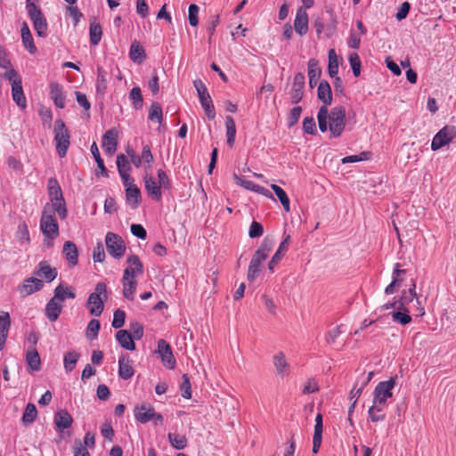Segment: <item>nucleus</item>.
<instances>
[{"instance_id": "f257e3e1", "label": "nucleus", "mask_w": 456, "mask_h": 456, "mask_svg": "<svg viewBox=\"0 0 456 456\" xmlns=\"http://www.w3.org/2000/svg\"><path fill=\"white\" fill-rule=\"evenodd\" d=\"M273 246L274 240L272 238L265 237L262 240L260 247L256 250L249 263L248 270V279L249 281L256 279L259 274L262 263L266 260Z\"/></svg>"}, {"instance_id": "f03ea898", "label": "nucleus", "mask_w": 456, "mask_h": 456, "mask_svg": "<svg viewBox=\"0 0 456 456\" xmlns=\"http://www.w3.org/2000/svg\"><path fill=\"white\" fill-rule=\"evenodd\" d=\"M108 298L107 286L103 282H98L94 291L87 298L86 308L93 316H100L104 309V302Z\"/></svg>"}, {"instance_id": "7ed1b4c3", "label": "nucleus", "mask_w": 456, "mask_h": 456, "mask_svg": "<svg viewBox=\"0 0 456 456\" xmlns=\"http://www.w3.org/2000/svg\"><path fill=\"white\" fill-rule=\"evenodd\" d=\"M37 0H26V10L33 27L38 37H45L48 28L47 21L41 11L36 4Z\"/></svg>"}, {"instance_id": "20e7f679", "label": "nucleus", "mask_w": 456, "mask_h": 456, "mask_svg": "<svg viewBox=\"0 0 456 456\" xmlns=\"http://www.w3.org/2000/svg\"><path fill=\"white\" fill-rule=\"evenodd\" d=\"M346 109L343 106H336L331 109L329 115V130L331 137H339L346 127Z\"/></svg>"}, {"instance_id": "39448f33", "label": "nucleus", "mask_w": 456, "mask_h": 456, "mask_svg": "<svg viewBox=\"0 0 456 456\" xmlns=\"http://www.w3.org/2000/svg\"><path fill=\"white\" fill-rule=\"evenodd\" d=\"M395 380L396 377H391L388 380L378 383L373 391L372 404L386 407L387 400L393 396Z\"/></svg>"}, {"instance_id": "423d86ee", "label": "nucleus", "mask_w": 456, "mask_h": 456, "mask_svg": "<svg viewBox=\"0 0 456 456\" xmlns=\"http://www.w3.org/2000/svg\"><path fill=\"white\" fill-rule=\"evenodd\" d=\"M54 141L56 144V151L61 158H63L67 154L68 148L70 144L69 131L66 127L64 122L61 119H57L54 122Z\"/></svg>"}, {"instance_id": "0eeeda50", "label": "nucleus", "mask_w": 456, "mask_h": 456, "mask_svg": "<svg viewBox=\"0 0 456 456\" xmlns=\"http://www.w3.org/2000/svg\"><path fill=\"white\" fill-rule=\"evenodd\" d=\"M193 86L207 117L208 119H214L216 118V110L205 84L200 79H197L193 81Z\"/></svg>"}, {"instance_id": "6e6552de", "label": "nucleus", "mask_w": 456, "mask_h": 456, "mask_svg": "<svg viewBox=\"0 0 456 456\" xmlns=\"http://www.w3.org/2000/svg\"><path fill=\"white\" fill-rule=\"evenodd\" d=\"M40 228L45 236L54 239L59 234V225L53 213H49V205L44 207L40 220Z\"/></svg>"}, {"instance_id": "1a4fd4ad", "label": "nucleus", "mask_w": 456, "mask_h": 456, "mask_svg": "<svg viewBox=\"0 0 456 456\" xmlns=\"http://www.w3.org/2000/svg\"><path fill=\"white\" fill-rule=\"evenodd\" d=\"M105 244L108 253L116 259L123 257L126 252V244L121 236L114 232H107Z\"/></svg>"}, {"instance_id": "9d476101", "label": "nucleus", "mask_w": 456, "mask_h": 456, "mask_svg": "<svg viewBox=\"0 0 456 456\" xmlns=\"http://www.w3.org/2000/svg\"><path fill=\"white\" fill-rule=\"evenodd\" d=\"M456 136V127L445 126L434 136L431 142L432 151H437L449 144Z\"/></svg>"}, {"instance_id": "9b49d317", "label": "nucleus", "mask_w": 456, "mask_h": 456, "mask_svg": "<svg viewBox=\"0 0 456 456\" xmlns=\"http://www.w3.org/2000/svg\"><path fill=\"white\" fill-rule=\"evenodd\" d=\"M157 353L159 354L163 364L169 370H173L175 367L176 361L174 357L171 346L165 339H159L158 341Z\"/></svg>"}, {"instance_id": "f8f14e48", "label": "nucleus", "mask_w": 456, "mask_h": 456, "mask_svg": "<svg viewBox=\"0 0 456 456\" xmlns=\"http://www.w3.org/2000/svg\"><path fill=\"white\" fill-rule=\"evenodd\" d=\"M128 266L125 269L123 280L134 279L143 273V265L136 255H130L126 260Z\"/></svg>"}, {"instance_id": "ddd939ff", "label": "nucleus", "mask_w": 456, "mask_h": 456, "mask_svg": "<svg viewBox=\"0 0 456 456\" xmlns=\"http://www.w3.org/2000/svg\"><path fill=\"white\" fill-rule=\"evenodd\" d=\"M305 88V76L303 73L298 72L294 76L292 87L289 92L291 102L294 104L298 103L304 95Z\"/></svg>"}, {"instance_id": "4468645a", "label": "nucleus", "mask_w": 456, "mask_h": 456, "mask_svg": "<svg viewBox=\"0 0 456 456\" xmlns=\"http://www.w3.org/2000/svg\"><path fill=\"white\" fill-rule=\"evenodd\" d=\"M44 286L41 280L30 277L26 279L22 284L18 287V290L22 297H28L34 292L39 291Z\"/></svg>"}, {"instance_id": "2eb2a0df", "label": "nucleus", "mask_w": 456, "mask_h": 456, "mask_svg": "<svg viewBox=\"0 0 456 456\" xmlns=\"http://www.w3.org/2000/svg\"><path fill=\"white\" fill-rule=\"evenodd\" d=\"M143 179L149 196L155 201H160L162 199L161 189H163L160 184L148 173L144 175Z\"/></svg>"}, {"instance_id": "dca6fc26", "label": "nucleus", "mask_w": 456, "mask_h": 456, "mask_svg": "<svg viewBox=\"0 0 456 456\" xmlns=\"http://www.w3.org/2000/svg\"><path fill=\"white\" fill-rule=\"evenodd\" d=\"M118 132L116 129L108 130L102 136V148L107 155L112 156L117 151Z\"/></svg>"}, {"instance_id": "f3484780", "label": "nucleus", "mask_w": 456, "mask_h": 456, "mask_svg": "<svg viewBox=\"0 0 456 456\" xmlns=\"http://www.w3.org/2000/svg\"><path fill=\"white\" fill-rule=\"evenodd\" d=\"M134 417L140 423H147L152 419L154 416V408L148 403H143L141 405L134 407Z\"/></svg>"}, {"instance_id": "a211bd4d", "label": "nucleus", "mask_w": 456, "mask_h": 456, "mask_svg": "<svg viewBox=\"0 0 456 456\" xmlns=\"http://www.w3.org/2000/svg\"><path fill=\"white\" fill-rule=\"evenodd\" d=\"M294 28L300 36L305 35L308 31V14L303 7H300L297 11L294 20Z\"/></svg>"}, {"instance_id": "6ab92c4d", "label": "nucleus", "mask_w": 456, "mask_h": 456, "mask_svg": "<svg viewBox=\"0 0 456 456\" xmlns=\"http://www.w3.org/2000/svg\"><path fill=\"white\" fill-rule=\"evenodd\" d=\"M273 365L275 367L276 374L279 377L284 378L289 375L290 367L282 352H279L273 355Z\"/></svg>"}, {"instance_id": "aec40b11", "label": "nucleus", "mask_w": 456, "mask_h": 456, "mask_svg": "<svg viewBox=\"0 0 456 456\" xmlns=\"http://www.w3.org/2000/svg\"><path fill=\"white\" fill-rule=\"evenodd\" d=\"M118 375L122 379L127 380L134 375L132 361L128 355L122 354L118 360Z\"/></svg>"}, {"instance_id": "412c9836", "label": "nucleus", "mask_w": 456, "mask_h": 456, "mask_svg": "<svg viewBox=\"0 0 456 456\" xmlns=\"http://www.w3.org/2000/svg\"><path fill=\"white\" fill-rule=\"evenodd\" d=\"M56 268H53L47 262L42 261L38 264V268L34 272V274L45 280L46 282H51L57 276Z\"/></svg>"}, {"instance_id": "4be33fe9", "label": "nucleus", "mask_w": 456, "mask_h": 456, "mask_svg": "<svg viewBox=\"0 0 456 456\" xmlns=\"http://www.w3.org/2000/svg\"><path fill=\"white\" fill-rule=\"evenodd\" d=\"M416 284L412 283L411 288L408 290H403L400 298L398 299L399 305L397 306V310H403L405 312H409V310L405 307L407 305L411 303L415 298L417 303L419 304V298L417 297V294L415 292Z\"/></svg>"}, {"instance_id": "5701e85b", "label": "nucleus", "mask_w": 456, "mask_h": 456, "mask_svg": "<svg viewBox=\"0 0 456 456\" xmlns=\"http://www.w3.org/2000/svg\"><path fill=\"white\" fill-rule=\"evenodd\" d=\"M62 253L70 266H75L78 262V250L72 241H66L63 245Z\"/></svg>"}, {"instance_id": "b1692460", "label": "nucleus", "mask_w": 456, "mask_h": 456, "mask_svg": "<svg viewBox=\"0 0 456 456\" xmlns=\"http://www.w3.org/2000/svg\"><path fill=\"white\" fill-rule=\"evenodd\" d=\"M50 97L57 108L63 109L65 107V95L62 86L58 83L50 84Z\"/></svg>"}, {"instance_id": "393cba45", "label": "nucleus", "mask_w": 456, "mask_h": 456, "mask_svg": "<svg viewBox=\"0 0 456 456\" xmlns=\"http://www.w3.org/2000/svg\"><path fill=\"white\" fill-rule=\"evenodd\" d=\"M76 294L74 292V289L71 286H68L66 284L61 283L54 289L53 298L59 303L64 301L67 298H75Z\"/></svg>"}, {"instance_id": "a878e982", "label": "nucleus", "mask_w": 456, "mask_h": 456, "mask_svg": "<svg viewBox=\"0 0 456 456\" xmlns=\"http://www.w3.org/2000/svg\"><path fill=\"white\" fill-rule=\"evenodd\" d=\"M54 422L59 431H63L70 428L73 419L71 415L65 410H61L55 413Z\"/></svg>"}, {"instance_id": "bb28decb", "label": "nucleus", "mask_w": 456, "mask_h": 456, "mask_svg": "<svg viewBox=\"0 0 456 456\" xmlns=\"http://www.w3.org/2000/svg\"><path fill=\"white\" fill-rule=\"evenodd\" d=\"M308 77L310 87H314L317 85L318 79L321 77L322 69L319 67V62L315 59H310L308 61Z\"/></svg>"}, {"instance_id": "cd10ccee", "label": "nucleus", "mask_w": 456, "mask_h": 456, "mask_svg": "<svg viewBox=\"0 0 456 456\" xmlns=\"http://www.w3.org/2000/svg\"><path fill=\"white\" fill-rule=\"evenodd\" d=\"M62 311V305L53 297L45 305V315L50 322H55Z\"/></svg>"}, {"instance_id": "c85d7f7f", "label": "nucleus", "mask_w": 456, "mask_h": 456, "mask_svg": "<svg viewBox=\"0 0 456 456\" xmlns=\"http://www.w3.org/2000/svg\"><path fill=\"white\" fill-rule=\"evenodd\" d=\"M26 362L31 371H38L41 369L40 356L35 347H31L28 350L26 354Z\"/></svg>"}, {"instance_id": "c756f323", "label": "nucleus", "mask_w": 456, "mask_h": 456, "mask_svg": "<svg viewBox=\"0 0 456 456\" xmlns=\"http://www.w3.org/2000/svg\"><path fill=\"white\" fill-rule=\"evenodd\" d=\"M116 339L119 345L126 350H134L135 344L131 334L126 330H120L116 333Z\"/></svg>"}, {"instance_id": "7c9ffc66", "label": "nucleus", "mask_w": 456, "mask_h": 456, "mask_svg": "<svg viewBox=\"0 0 456 456\" xmlns=\"http://www.w3.org/2000/svg\"><path fill=\"white\" fill-rule=\"evenodd\" d=\"M317 96L320 101L326 104H331L332 93L330 84L326 80L320 82L317 89Z\"/></svg>"}, {"instance_id": "2f4dec72", "label": "nucleus", "mask_w": 456, "mask_h": 456, "mask_svg": "<svg viewBox=\"0 0 456 456\" xmlns=\"http://www.w3.org/2000/svg\"><path fill=\"white\" fill-rule=\"evenodd\" d=\"M47 204L49 205V213H53V216L55 213H57L60 218L62 220L67 217L68 210L63 197L59 199L58 201L54 200Z\"/></svg>"}, {"instance_id": "473e14b6", "label": "nucleus", "mask_w": 456, "mask_h": 456, "mask_svg": "<svg viewBox=\"0 0 456 456\" xmlns=\"http://www.w3.org/2000/svg\"><path fill=\"white\" fill-rule=\"evenodd\" d=\"M126 198L133 208H136L141 202V191L136 185L126 188Z\"/></svg>"}, {"instance_id": "72a5a7b5", "label": "nucleus", "mask_w": 456, "mask_h": 456, "mask_svg": "<svg viewBox=\"0 0 456 456\" xmlns=\"http://www.w3.org/2000/svg\"><path fill=\"white\" fill-rule=\"evenodd\" d=\"M21 83H15V85H12V100L22 109H25L27 106L26 97L23 93Z\"/></svg>"}, {"instance_id": "f704fd0d", "label": "nucleus", "mask_w": 456, "mask_h": 456, "mask_svg": "<svg viewBox=\"0 0 456 456\" xmlns=\"http://www.w3.org/2000/svg\"><path fill=\"white\" fill-rule=\"evenodd\" d=\"M48 194L50 201H58L59 199L63 197L61 186L56 178H50L48 180Z\"/></svg>"}, {"instance_id": "c9c22d12", "label": "nucleus", "mask_w": 456, "mask_h": 456, "mask_svg": "<svg viewBox=\"0 0 456 456\" xmlns=\"http://www.w3.org/2000/svg\"><path fill=\"white\" fill-rule=\"evenodd\" d=\"M80 357V354L76 351H69L64 354L63 364L66 372H71Z\"/></svg>"}, {"instance_id": "e433bc0d", "label": "nucleus", "mask_w": 456, "mask_h": 456, "mask_svg": "<svg viewBox=\"0 0 456 456\" xmlns=\"http://www.w3.org/2000/svg\"><path fill=\"white\" fill-rule=\"evenodd\" d=\"M225 127H226V137L227 144L232 147L235 142L236 136V125L234 119L231 116L225 118Z\"/></svg>"}, {"instance_id": "4c0bfd02", "label": "nucleus", "mask_w": 456, "mask_h": 456, "mask_svg": "<svg viewBox=\"0 0 456 456\" xmlns=\"http://www.w3.org/2000/svg\"><path fill=\"white\" fill-rule=\"evenodd\" d=\"M129 56L134 62L142 63L145 59V51L139 43L134 42L130 46Z\"/></svg>"}, {"instance_id": "58836bf2", "label": "nucleus", "mask_w": 456, "mask_h": 456, "mask_svg": "<svg viewBox=\"0 0 456 456\" xmlns=\"http://www.w3.org/2000/svg\"><path fill=\"white\" fill-rule=\"evenodd\" d=\"M271 188L273 191V192L275 193V195L278 197V199L280 200L284 210L286 212H289L290 211V203H289V199L286 191L281 187L278 186L277 184H271Z\"/></svg>"}, {"instance_id": "ea45409f", "label": "nucleus", "mask_w": 456, "mask_h": 456, "mask_svg": "<svg viewBox=\"0 0 456 456\" xmlns=\"http://www.w3.org/2000/svg\"><path fill=\"white\" fill-rule=\"evenodd\" d=\"M168 440L171 445L176 450L184 449L187 445V438L184 435L169 433Z\"/></svg>"}, {"instance_id": "a19ab883", "label": "nucleus", "mask_w": 456, "mask_h": 456, "mask_svg": "<svg viewBox=\"0 0 456 456\" xmlns=\"http://www.w3.org/2000/svg\"><path fill=\"white\" fill-rule=\"evenodd\" d=\"M123 295L128 300L134 299V295L136 290L137 281L135 279L123 280Z\"/></svg>"}, {"instance_id": "79ce46f5", "label": "nucleus", "mask_w": 456, "mask_h": 456, "mask_svg": "<svg viewBox=\"0 0 456 456\" xmlns=\"http://www.w3.org/2000/svg\"><path fill=\"white\" fill-rule=\"evenodd\" d=\"M385 408L372 404L368 410L369 419L372 422L382 421L385 419L386 414L384 413Z\"/></svg>"}, {"instance_id": "37998d69", "label": "nucleus", "mask_w": 456, "mask_h": 456, "mask_svg": "<svg viewBox=\"0 0 456 456\" xmlns=\"http://www.w3.org/2000/svg\"><path fill=\"white\" fill-rule=\"evenodd\" d=\"M329 56V65H328V72L331 77H334L338 73V61L336 52L334 49H330L328 53Z\"/></svg>"}, {"instance_id": "c03bdc74", "label": "nucleus", "mask_w": 456, "mask_h": 456, "mask_svg": "<svg viewBox=\"0 0 456 456\" xmlns=\"http://www.w3.org/2000/svg\"><path fill=\"white\" fill-rule=\"evenodd\" d=\"M37 415V411L34 403H28L22 415V422L25 425L34 422Z\"/></svg>"}, {"instance_id": "a18cd8bd", "label": "nucleus", "mask_w": 456, "mask_h": 456, "mask_svg": "<svg viewBox=\"0 0 456 456\" xmlns=\"http://www.w3.org/2000/svg\"><path fill=\"white\" fill-rule=\"evenodd\" d=\"M102 27L97 22H91L90 24V42L93 45H97L102 38Z\"/></svg>"}, {"instance_id": "49530a36", "label": "nucleus", "mask_w": 456, "mask_h": 456, "mask_svg": "<svg viewBox=\"0 0 456 456\" xmlns=\"http://www.w3.org/2000/svg\"><path fill=\"white\" fill-rule=\"evenodd\" d=\"M91 152L97 163V167L101 171V175L103 176H108V170L104 166L103 160L101 158L100 151L98 146L95 142H94L91 146Z\"/></svg>"}, {"instance_id": "de8ad7c7", "label": "nucleus", "mask_w": 456, "mask_h": 456, "mask_svg": "<svg viewBox=\"0 0 456 456\" xmlns=\"http://www.w3.org/2000/svg\"><path fill=\"white\" fill-rule=\"evenodd\" d=\"M129 99L132 102L134 109L139 110L142 107L143 99L141 89L139 87H134L130 91Z\"/></svg>"}, {"instance_id": "09e8293b", "label": "nucleus", "mask_w": 456, "mask_h": 456, "mask_svg": "<svg viewBox=\"0 0 456 456\" xmlns=\"http://www.w3.org/2000/svg\"><path fill=\"white\" fill-rule=\"evenodd\" d=\"M149 119L161 124L163 120L162 108L158 102H153L149 112Z\"/></svg>"}, {"instance_id": "8fccbe9b", "label": "nucleus", "mask_w": 456, "mask_h": 456, "mask_svg": "<svg viewBox=\"0 0 456 456\" xmlns=\"http://www.w3.org/2000/svg\"><path fill=\"white\" fill-rule=\"evenodd\" d=\"M107 88L106 72L102 67L97 69L96 90L100 94H103Z\"/></svg>"}, {"instance_id": "3c124183", "label": "nucleus", "mask_w": 456, "mask_h": 456, "mask_svg": "<svg viewBox=\"0 0 456 456\" xmlns=\"http://www.w3.org/2000/svg\"><path fill=\"white\" fill-rule=\"evenodd\" d=\"M117 167L118 174L129 173L131 171L129 161L124 154L117 156Z\"/></svg>"}, {"instance_id": "603ef678", "label": "nucleus", "mask_w": 456, "mask_h": 456, "mask_svg": "<svg viewBox=\"0 0 456 456\" xmlns=\"http://www.w3.org/2000/svg\"><path fill=\"white\" fill-rule=\"evenodd\" d=\"M408 313L409 312H405L403 310L393 312L391 314L393 321L403 325L408 324L411 321V317L408 314Z\"/></svg>"}, {"instance_id": "864d4df0", "label": "nucleus", "mask_w": 456, "mask_h": 456, "mask_svg": "<svg viewBox=\"0 0 456 456\" xmlns=\"http://www.w3.org/2000/svg\"><path fill=\"white\" fill-rule=\"evenodd\" d=\"M349 63L352 68L354 77H359L361 73V60L356 53H352L349 55Z\"/></svg>"}, {"instance_id": "5fc2aeb1", "label": "nucleus", "mask_w": 456, "mask_h": 456, "mask_svg": "<svg viewBox=\"0 0 456 456\" xmlns=\"http://www.w3.org/2000/svg\"><path fill=\"white\" fill-rule=\"evenodd\" d=\"M142 161L146 164L145 168H151L152 163L154 162V157L151 153V147L148 144L142 146Z\"/></svg>"}, {"instance_id": "6e6d98bb", "label": "nucleus", "mask_w": 456, "mask_h": 456, "mask_svg": "<svg viewBox=\"0 0 456 456\" xmlns=\"http://www.w3.org/2000/svg\"><path fill=\"white\" fill-rule=\"evenodd\" d=\"M17 239L21 242H29V233L26 223H20L16 232Z\"/></svg>"}, {"instance_id": "4d7b16f0", "label": "nucleus", "mask_w": 456, "mask_h": 456, "mask_svg": "<svg viewBox=\"0 0 456 456\" xmlns=\"http://www.w3.org/2000/svg\"><path fill=\"white\" fill-rule=\"evenodd\" d=\"M106 255L102 242L98 241L93 250V259L94 262L102 263L105 260Z\"/></svg>"}, {"instance_id": "13d9d810", "label": "nucleus", "mask_w": 456, "mask_h": 456, "mask_svg": "<svg viewBox=\"0 0 456 456\" xmlns=\"http://www.w3.org/2000/svg\"><path fill=\"white\" fill-rule=\"evenodd\" d=\"M199 11L200 8L197 4H192L189 6L188 20L189 23L192 27H196L199 24Z\"/></svg>"}, {"instance_id": "bf43d9fd", "label": "nucleus", "mask_w": 456, "mask_h": 456, "mask_svg": "<svg viewBox=\"0 0 456 456\" xmlns=\"http://www.w3.org/2000/svg\"><path fill=\"white\" fill-rule=\"evenodd\" d=\"M11 327V318L7 312H0V332L8 333Z\"/></svg>"}, {"instance_id": "052dcab7", "label": "nucleus", "mask_w": 456, "mask_h": 456, "mask_svg": "<svg viewBox=\"0 0 456 456\" xmlns=\"http://www.w3.org/2000/svg\"><path fill=\"white\" fill-rule=\"evenodd\" d=\"M126 313L121 309H117L114 312L112 327L114 329L121 328L125 323Z\"/></svg>"}, {"instance_id": "680f3d73", "label": "nucleus", "mask_w": 456, "mask_h": 456, "mask_svg": "<svg viewBox=\"0 0 456 456\" xmlns=\"http://www.w3.org/2000/svg\"><path fill=\"white\" fill-rule=\"evenodd\" d=\"M182 396L186 399L191 397V383L187 374L183 375V382L180 386Z\"/></svg>"}, {"instance_id": "e2e57ef3", "label": "nucleus", "mask_w": 456, "mask_h": 456, "mask_svg": "<svg viewBox=\"0 0 456 456\" xmlns=\"http://www.w3.org/2000/svg\"><path fill=\"white\" fill-rule=\"evenodd\" d=\"M73 455L74 456H90V453L83 443L79 439H76L73 444Z\"/></svg>"}, {"instance_id": "0e129e2a", "label": "nucleus", "mask_w": 456, "mask_h": 456, "mask_svg": "<svg viewBox=\"0 0 456 456\" xmlns=\"http://www.w3.org/2000/svg\"><path fill=\"white\" fill-rule=\"evenodd\" d=\"M303 130L305 134H315L316 130V125L314 118L312 117H306L303 120Z\"/></svg>"}, {"instance_id": "69168bd1", "label": "nucleus", "mask_w": 456, "mask_h": 456, "mask_svg": "<svg viewBox=\"0 0 456 456\" xmlns=\"http://www.w3.org/2000/svg\"><path fill=\"white\" fill-rule=\"evenodd\" d=\"M100 328H101V323L98 320H96V319L91 320L86 328L87 337H89V333H93V336L90 338L95 339L98 336Z\"/></svg>"}, {"instance_id": "338daca9", "label": "nucleus", "mask_w": 456, "mask_h": 456, "mask_svg": "<svg viewBox=\"0 0 456 456\" xmlns=\"http://www.w3.org/2000/svg\"><path fill=\"white\" fill-rule=\"evenodd\" d=\"M133 339H141L143 336V327L141 323L134 322L130 323V332Z\"/></svg>"}, {"instance_id": "774afa93", "label": "nucleus", "mask_w": 456, "mask_h": 456, "mask_svg": "<svg viewBox=\"0 0 456 456\" xmlns=\"http://www.w3.org/2000/svg\"><path fill=\"white\" fill-rule=\"evenodd\" d=\"M263 233H264L263 225L256 221H253L249 227L248 236L250 238H258V237L262 236Z\"/></svg>"}]
</instances>
